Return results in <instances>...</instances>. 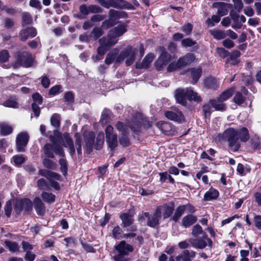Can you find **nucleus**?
<instances>
[{
    "label": "nucleus",
    "instance_id": "nucleus-44",
    "mask_svg": "<svg viewBox=\"0 0 261 261\" xmlns=\"http://www.w3.org/2000/svg\"><path fill=\"white\" fill-rule=\"evenodd\" d=\"M62 86L57 85L52 87L49 90L48 95L50 96H54L62 92Z\"/></svg>",
    "mask_w": 261,
    "mask_h": 261
},
{
    "label": "nucleus",
    "instance_id": "nucleus-1",
    "mask_svg": "<svg viewBox=\"0 0 261 261\" xmlns=\"http://www.w3.org/2000/svg\"><path fill=\"white\" fill-rule=\"evenodd\" d=\"M219 139L228 143V147L231 151L236 152L240 148V142H246L250 138L248 130L242 127L240 128L229 127L222 134L218 135Z\"/></svg>",
    "mask_w": 261,
    "mask_h": 261
},
{
    "label": "nucleus",
    "instance_id": "nucleus-4",
    "mask_svg": "<svg viewBox=\"0 0 261 261\" xmlns=\"http://www.w3.org/2000/svg\"><path fill=\"white\" fill-rule=\"evenodd\" d=\"M134 213L131 211L122 213L120 215V218L122 221V227L126 228L130 226L127 230L132 232H135L137 229L136 225H132L134 221Z\"/></svg>",
    "mask_w": 261,
    "mask_h": 261
},
{
    "label": "nucleus",
    "instance_id": "nucleus-31",
    "mask_svg": "<svg viewBox=\"0 0 261 261\" xmlns=\"http://www.w3.org/2000/svg\"><path fill=\"white\" fill-rule=\"evenodd\" d=\"M119 50L117 48H114L111 50L107 55L105 59V63L107 65H110L113 63V61H116V56L118 54Z\"/></svg>",
    "mask_w": 261,
    "mask_h": 261
},
{
    "label": "nucleus",
    "instance_id": "nucleus-38",
    "mask_svg": "<svg viewBox=\"0 0 261 261\" xmlns=\"http://www.w3.org/2000/svg\"><path fill=\"white\" fill-rule=\"evenodd\" d=\"M211 34L214 38L217 40L222 39L226 37L225 32L220 30L214 29L211 30Z\"/></svg>",
    "mask_w": 261,
    "mask_h": 261
},
{
    "label": "nucleus",
    "instance_id": "nucleus-14",
    "mask_svg": "<svg viewBox=\"0 0 261 261\" xmlns=\"http://www.w3.org/2000/svg\"><path fill=\"white\" fill-rule=\"evenodd\" d=\"M84 139L85 142V149L88 153H90L92 150L94 142V134L90 131H85L84 133Z\"/></svg>",
    "mask_w": 261,
    "mask_h": 261
},
{
    "label": "nucleus",
    "instance_id": "nucleus-18",
    "mask_svg": "<svg viewBox=\"0 0 261 261\" xmlns=\"http://www.w3.org/2000/svg\"><path fill=\"white\" fill-rule=\"evenodd\" d=\"M145 217L147 218V225L152 227H154L159 224V221L161 219V216L155 210L154 214L150 216L149 213H144Z\"/></svg>",
    "mask_w": 261,
    "mask_h": 261
},
{
    "label": "nucleus",
    "instance_id": "nucleus-51",
    "mask_svg": "<svg viewBox=\"0 0 261 261\" xmlns=\"http://www.w3.org/2000/svg\"><path fill=\"white\" fill-rule=\"evenodd\" d=\"M23 210V201L22 199L17 200L16 201L14 211L16 214H19Z\"/></svg>",
    "mask_w": 261,
    "mask_h": 261
},
{
    "label": "nucleus",
    "instance_id": "nucleus-46",
    "mask_svg": "<svg viewBox=\"0 0 261 261\" xmlns=\"http://www.w3.org/2000/svg\"><path fill=\"white\" fill-rule=\"evenodd\" d=\"M51 125L56 127H59L60 125V116L58 114H54L50 118Z\"/></svg>",
    "mask_w": 261,
    "mask_h": 261
},
{
    "label": "nucleus",
    "instance_id": "nucleus-21",
    "mask_svg": "<svg viewBox=\"0 0 261 261\" xmlns=\"http://www.w3.org/2000/svg\"><path fill=\"white\" fill-rule=\"evenodd\" d=\"M227 4L223 2L214 3L212 5V7L217 8V13L220 16H223L228 13Z\"/></svg>",
    "mask_w": 261,
    "mask_h": 261
},
{
    "label": "nucleus",
    "instance_id": "nucleus-56",
    "mask_svg": "<svg viewBox=\"0 0 261 261\" xmlns=\"http://www.w3.org/2000/svg\"><path fill=\"white\" fill-rule=\"evenodd\" d=\"M13 159L14 163L17 166L21 165L25 161V158L22 155H14Z\"/></svg>",
    "mask_w": 261,
    "mask_h": 261
},
{
    "label": "nucleus",
    "instance_id": "nucleus-8",
    "mask_svg": "<svg viewBox=\"0 0 261 261\" xmlns=\"http://www.w3.org/2000/svg\"><path fill=\"white\" fill-rule=\"evenodd\" d=\"M30 136L26 132L19 133L16 138V149L18 152H24L25 147L27 146Z\"/></svg>",
    "mask_w": 261,
    "mask_h": 261
},
{
    "label": "nucleus",
    "instance_id": "nucleus-62",
    "mask_svg": "<svg viewBox=\"0 0 261 261\" xmlns=\"http://www.w3.org/2000/svg\"><path fill=\"white\" fill-rule=\"evenodd\" d=\"M181 67V66L179 64L178 60H177V62H172L168 65L167 71L169 72H173Z\"/></svg>",
    "mask_w": 261,
    "mask_h": 261
},
{
    "label": "nucleus",
    "instance_id": "nucleus-53",
    "mask_svg": "<svg viewBox=\"0 0 261 261\" xmlns=\"http://www.w3.org/2000/svg\"><path fill=\"white\" fill-rule=\"evenodd\" d=\"M3 106L8 108H16L18 107V103L15 100L9 99L3 103Z\"/></svg>",
    "mask_w": 261,
    "mask_h": 261
},
{
    "label": "nucleus",
    "instance_id": "nucleus-37",
    "mask_svg": "<svg viewBox=\"0 0 261 261\" xmlns=\"http://www.w3.org/2000/svg\"><path fill=\"white\" fill-rule=\"evenodd\" d=\"M12 130L13 128L11 126L5 123H0V132L3 135H8L12 132Z\"/></svg>",
    "mask_w": 261,
    "mask_h": 261
},
{
    "label": "nucleus",
    "instance_id": "nucleus-23",
    "mask_svg": "<svg viewBox=\"0 0 261 261\" xmlns=\"http://www.w3.org/2000/svg\"><path fill=\"white\" fill-rule=\"evenodd\" d=\"M197 220V217L193 215L190 214L186 215L182 219V225L185 228L189 227L190 226L194 224Z\"/></svg>",
    "mask_w": 261,
    "mask_h": 261
},
{
    "label": "nucleus",
    "instance_id": "nucleus-5",
    "mask_svg": "<svg viewBox=\"0 0 261 261\" xmlns=\"http://www.w3.org/2000/svg\"><path fill=\"white\" fill-rule=\"evenodd\" d=\"M106 143L111 150H114L118 145L117 136L114 133V128L111 125H108L106 129Z\"/></svg>",
    "mask_w": 261,
    "mask_h": 261
},
{
    "label": "nucleus",
    "instance_id": "nucleus-49",
    "mask_svg": "<svg viewBox=\"0 0 261 261\" xmlns=\"http://www.w3.org/2000/svg\"><path fill=\"white\" fill-rule=\"evenodd\" d=\"M75 144L76 146V149L78 154H82V144H81V136L79 133L75 134Z\"/></svg>",
    "mask_w": 261,
    "mask_h": 261
},
{
    "label": "nucleus",
    "instance_id": "nucleus-12",
    "mask_svg": "<svg viewBox=\"0 0 261 261\" xmlns=\"http://www.w3.org/2000/svg\"><path fill=\"white\" fill-rule=\"evenodd\" d=\"M165 115L168 119L176 122H180L184 120V116L182 112L176 108L166 112Z\"/></svg>",
    "mask_w": 261,
    "mask_h": 261
},
{
    "label": "nucleus",
    "instance_id": "nucleus-16",
    "mask_svg": "<svg viewBox=\"0 0 261 261\" xmlns=\"http://www.w3.org/2000/svg\"><path fill=\"white\" fill-rule=\"evenodd\" d=\"M116 252L127 256L130 252H133V247L129 244H126L124 241H121L115 246Z\"/></svg>",
    "mask_w": 261,
    "mask_h": 261
},
{
    "label": "nucleus",
    "instance_id": "nucleus-47",
    "mask_svg": "<svg viewBox=\"0 0 261 261\" xmlns=\"http://www.w3.org/2000/svg\"><path fill=\"white\" fill-rule=\"evenodd\" d=\"M245 96L242 93H241L240 92H237L233 97L234 102L239 105L242 104L245 101Z\"/></svg>",
    "mask_w": 261,
    "mask_h": 261
},
{
    "label": "nucleus",
    "instance_id": "nucleus-50",
    "mask_svg": "<svg viewBox=\"0 0 261 261\" xmlns=\"http://www.w3.org/2000/svg\"><path fill=\"white\" fill-rule=\"evenodd\" d=\"M9 57V54L7 50H2L0 51V63L8 62Z\"/></svg>",
    "mask_w": 261,
    "mask_h": 261
},
{
    "label": "nucleus",
    "instance_id": "nucleus-64",
    "mask_svg": "<svg viewBox=\"0 0 261 261\" xmlns=\"http://www.w3.org/2000/svg\"><path fill=\"white\" fill-rule=\"evenodd\" d=\"M122 233V230L119 226H115L112 231L113 237L115 239L120 238Z\"/></svg>",
    "mask_w": 261,
    "mask_h": 261
},
{
    "label": "nucleus",
    "instance_id": "nucleus-10",
    "mask_svg": "<svg viewBox=\"0 0 261 261\" xmlns=\"http://www.w3.org/2000/svg\"><path fill=\"white\" fill-rule=\"evenodd\" d=\"M161 54L155 62V67L157 70H161L170 61L171 56L163 47L160 48Z\"/></svg>",
    "mask_w": 261,
    "mask_h": 261
},
{
    "label": "nucleus",
    "instance_id": "nucleus-40",
    "mask_svg": "<svg viewBox=\"0 0 261 261\" xmlns=\"http://www.w3.org/2000/svg\"><path fill=\"white\" fill-rule=\"evenodd\" d=\"M43 200L48 203L54 202L55 200L56 196L51 193L43 192L41 194Z\"/></svg>",
    "mask_w": 261,
    "mask_h": 261
},
{
    "label": "nucleus",
    "instance_id": "nucleus-2",
    "mask_svg": "<svg viewBox=\"0 0 261 261\" xmlns=\"http://www.w3.org/2000/svg\"><path fill=\"white\" fill-rule=\"evenodd\" d=\"M54 135H50L49 137L50 140L52 142L53 144H46L43 149L44 154L48 158H54V151L58 155L61 156L64 155V152L61 146L57 144L58 141L61 137V134L60 132L55 130L53 132Z\"/></svg>",
    "mask_w": 261,
    "mask_h": 261
},
{
    "label": "nucleus",
    "instance_id": "nucleus-28",
    "mask_svg": "<svg viewBox=\"0 0 261 261\" xmlns=\"http://www.w3.org/2000/svg\"><path fill=\"white\" fill-rule=\"evenodd\" d=\"M219 196V192L213 188H211L204 194L203 199L205 201L216 199Z\"/></svg>",
    "mask_w": 261,
    "mask_h": 261
},
{
    "label": "nucleus",
    "instance_id": "nucleus-20",
    "mask_svg": "<svg viewBox=\"0 0 261 261\" xmlns=\"http://www.w3.org/2000/svg\"><path fill=\"white\" fill-rule=\"evenodd\" d=\"M195 55L192 53H188L184 57L179 58L178 63L182 67L189 65L196 61Z\"/></svg>",
    "mask_w": 261,
    "mask_h": 261
},
{
    "label": "nucleus",
    "instance_id": "nucleus-59",
    "mask_svg": "<svg viewBox=\"0 0 261 261\" xmlns=\"http://www.w3.org/2000/svg\"><path fill=\"white\" fill-rule=\"evenodd\" d=\"M22 19L23 23L25 24H29L32 22L31 16L28 13H23L22 14Z\"/></svg>",
    "mask_w": 261,
    "mask_h": 261
},
{
    "label": "nucleus",
    "instance_id": "nucleus-55",
    "mask_svg": "<svg viewBox=\"0 0 261 261\" xmlns=\"http://www.w3.org/2000/svg\"><path fill=\"white\" fill-rule=\"evenodd\" d=\"M99 4L103 7L109 8L110 7H113L115 8L118 7V5L117 3L112 1V2L109 3L106 2L105 0H99Z\"/></svg>",
    "mask_w": 261,
    "mask_h": 261
},
{
    "label": "nucleus",
    "instance_id": "nucleus-41",
    "mask_svg": "<svg viewBox=\"0 0 261 261\" xmlns=\"http://www.w3.org/2000/svg\"><path fill=\"white\" fill-rule=\"evenodd\" d=\"M221 17L218 14L213 15L211 18H208L206 19V24L208 27H213L215 25V23H218L220 21Z\"/></svg>",
    "mask_w": 261,
    "mask_h": 261
},
{
    "label": "nucleus",
    "instance_id": "nucleus-36",
    "mask_svg": "<svg viewBox=\"0 0 261 261\" xmlns=\"http://www.w3.org/2000/svg\"><path fill=\"white\" fill-rule=\"evenodd\" d=\"M184 212V207H182L181 205L178 206L175 210L173 216L170 218V220L175 222H177Z\"/></svg>",
    "mask_w": 261,
    "mask_h": 261
},
{
    "label": "nucleus",
    "instance_id": "nucleus-11",
    "mask_svg": "<svg viewBox=\"0 0 261 261\" xmlns=\"http://www.w3.org/2000/svg\"><path fill=\"white\" fill-rule=\"evenodd\" d=\"M100 46L97 48V54L99 56H102L105 55L109 47L114 45L116 41L110 42L107 37H103L99 40Z\"/></svg>",
    "mask_w": 261,
    "mask_h": 261
},
{
    "label": "nucleus",
    "instance_id": "nucleus-34",
    "mask_svg": "<svg viewBox=\"0 0 261 261\" xmlns=\"http://www.w3.org/2000/svg\"><path fill=\"white\" fill-rule=\"evenodd\" d=\"M111 111L107 109L103 110L101 114V117L100 121L102 124H106L109 122L111 120Z\"/></svg>",
    "mask_w": 261,
    "mask_h": 261
},
{
    "label": "nucleus",
    "instance_id": "nucleus-29",
    "mask_svg": "<svg viewBox=\"0 0 261 261\" xmlns=\"http://www.w3.org/2000/svg\"><path fill=\"white\" fill-rule=\"evenodd\" d=\"M126 16V13L123 12L118 11L114 9H111L109 11V18L112 19L114 21L121 18H124Z\"/></svg>",
    "mask_w": 261,
    "mask_h": 261
},
{
    "label": "nucleus",
    "instance_id": "nucleus-17",
    "mask_svg": "<svg viewBox=\"0 0 261 261\" xmlns=\"http://www.w3.org/2000/svg\"><path fill=\"white\" fill-rule=\"evenodd\" d=\"M37 31L33 27L27 28L22 30L19 34L20 40L24 41L29 38H33L36 36Z\"/></svg>",
    "mask_w": 261,
    "mask_h": 261
},
{
    "label": "nucleus",
    "instance_id": "nucleus-33",
    "mask_svg": "<svg viewBox=\"0 0 261 261\" xmlns=\"http://www.w3.org/2000/svg\"><path fill=\"white\" fill-rule=\"evenodd\" d=\"M231 19L233 21V23L231 25L232 28L237 30L241 28L242 24L240 20V15L237 13H230Z\"/></svg>",
    "mask_w": 261,
    "mask_h": 261
},
{
    "label": "nucleus",
    "instance_id": "nucleus-13",
    "mask_svg": "<svg viewBox=\"0 0 261 261\" xmlns=\"http://www.w3.org/2000/svg\"><path fill=\"white\" fill-rule=\"evenodd\" d=\"M17 61L21 66L29 67L32 65L33 58L29 53L23 52L18 56Z\"/></svg>",
    "mask_w": 261,
    "mask_h": 261
},
{
    "label": "nucleus",
    "instance_id": "nucleus-3",
    "mask_svg": "<svg viewBox=\"0 0 261 261\" xmlns=\"http://www.w3.org/2000/svg\"><path fill=\"white\" fill-rule=\"evenodd\" d=\"M186 97L190 100L201 101L200 96L195 92L191 88H187L186 90L182 89H177L175 90V97L178 103L185 106L187 103Z\"/></svg>",
    "mask_w": 261,
    "mask_h": 261
},
{
    "label": "nucleus",
    "instance_id": "nucleus-61",
    "mask_svg": "<svg viewBox=\"0 0 261 261\" xmlns=\"http://www.w3.org/2000/svg\"><path fill=\"white\" fill-rule=\"evenodd\" d=\"M59 164L61 166L60 169L61 171L64 175H65L67 173V162L65 159L62 158L59 160Z\"/></svg>",
    "mask_w": 261,
    "mask_h": 261
},
{
    "label": "nucleus",
    "instance_id": "nucleus-58",
    "mask_svg": "<svg viewBox=\"0 0 261 261\" xmlns=\"http://www.w3.org/2000/svg\"><path fill=\"white\" fill-rule=\"evenodd\" d=\"M202 232L203 230L201 226L199 224H196L192 228V234L194 237H196L202 234Z\"/></svg>",
    "mask_w": 261,
    "mask_h": 261
},
{
    "label": "nucleus",
    "instance_id": "nucleus-22",
    "mask_svg": "<svg viewBox=\"0 0 261 261\" xmlns=\"http://www.w3.org/2000/svg\"><path fill=\"white\" fill-rule=\"evenodd\" d=\"M63 145L66 147L69 148V152L71 155H73L75 153V148L73 144L72 139L69 137L68 134L65 133L63 134Z\"/></svg>",
    "mask_w": 261,
    "mask_h": 261
},
{
    "label": "nucleus",
    "instance_id": "nucleus-35",
    "mask_svg": "<svg viewBox=\"0 0 261 261\" xmlns=\"http://www.w3.org/2000/svg\"><path fill=\"white\" fill-rule=\"evenodd\" d=\"M204 84L208 88L215 89L218 87L217 80L212 77L206 78L204 80Z\"/></svg>",
    "mask_w": 261,
    "mask_h": 261
},
{
    "label": "nucleus",
    "instance_id": "nucleus-42",
    "mask_svg": "<svg viewBox=\"0 0 261 261\" xmlns=\"http://www.w3.org/2000/svg\"><path fill=\"white\" fill-rule=\"evenodd\" d=\"M105 136L102 132H100L98 134L96 137L95 147L97 150L100 149L104 142Z\"/></svg>",
    "mask_w": 261,
    "mask_h": 261
},
{
    "label": "nucleus",
    "instance_id": "nucleus-57",
    "mask_svg": "<svg viewBox=\"0 0 261 261\" xmlns=\"http://www.w3.org/2000/svg\"><path fill=\"white\" fill-rule=\"evenodd\" d=\"M116 127L119 132H121L122 134H125V133H127L128 129L127 126L121 122H118L116 123Z\"/></svg>",
    "mask_w": 261,
    "mask_h": 261
},
{
    "label": "nucleus",
    "instance_id": "nucleus-25",
    "mask_svg": "<svg viewBox=\"0 0 261 261\" xmlns=\"http://www.w3.org/2000/svg\"><path fill=\"white\" fill-rule=\"evenodd\" d=\"M34 208L37 213L41 216L44 215L45 212L43 203L39 197H36L34 200Z\"/></svg>",
    "mask_w": 261,
    "mask_h": 261
},
{
    "label": "nucleus",
    "instance_id": "nucleus-19",
    "mask_svg": "<svg viewBox=\"0 0 261 261\" xmlns=\"http://www.w3.org/2000/svg\"><path fill=\"white\" fill-rule=\"evenodd\" d=\"M136 51V49L131 47L125 49V64L126 66H130L135 61Z\"/></svg>",
    "mask_w": 261,
    "mask_h": 261
},
{
    "label": "nucleus",
    "instance_id": "nucleus-32",
    "mask_svg": "<svg viewBox=\"0 0 261 261\" xmlns=\"http://www.w3.org/2000/svg\"><path fill=\"white\" fill-rule=\"evenodd\" d=\"M119 50L117 48H114L111 50L107 55L105 59V63L107 65H110L113 63V61H116V56L118 54Z\"/></svg>",
    "mask_w": 261,
    "mask_h": 261
},
{
    "label": "nucleus",
    "instance_id": "nucleus-24",
    "mask_svg": "<svg viewBox=\"0 0 261 261\" xmlns=\"http://www.w3.org/2000/svg\"><path fill=\"white\" fill-rule=\"evenodd\" d=\"M143 119L141 118V115L138 114L136 118H134L130 123H129V127L134 132H137L141 127Z\"/></svg>",
    "mask_w": 261,
    "mask_h": 261
},
{
    "label": "nucleus",
    "instance_id": "nucleus-27",
    "mask_svg": "<svg viewBox=\"0 0 261 261\" xmlns=\"http://www.w3.org/2000/svg\"><path fill=\"white\" fill-rule=\"evenodd\" d=\"M209 102L212 107L217 111H223L226 109V105L222 101L219 100L218 98L217 99H211Z\"/></svg>",
    "mask_w": 261,
    "mask_h": 261
},
{
    "label": "nucleus",
    "instance_id": "nucleus-63",
    "mask_svg": "<svg viewBox=\"0 0 261 261\" xmlns=\"http://www.w3.org/2000/svg\"><path fill=\"white\" fill-rule=\"evenodd\" d=\"M41 83L42 86L45 88H47L50 85V79L46 75H43L40 78Z\"/></svg>",
    "mask_w": 261,
    "mask_h": 261
},
{
    "label": "nucleus",
    "instance_id": "nucleus-39",
    "mask_svg": "<svg viewBox=\"0 0 261 261\" xmlns=\"http://www.w3.org/2000/svg\"><path fill=\"white\" fill-rule=\"evenodd\" d=\"M234 89L232 88L228 89L220 95V96L218 97L219 100L220 101H225L228 99L229 97L231 96L232 93L233 92Z\"/></svg>",
    "mask_w": 261,
    "mask_h": 261
},
{
    "label": "nucleus",
    "instance_id": "nucleus-30",
    "mask_svg": "<svg viewBox=\"0 0 261 261\" xmlns=\"http://www.w3.org/2000/svg\"><path fill=\"white\" fill-rule=\"evenodd\" d=\"M190 71L193 79V83L195 84L201 76L202 68L200 67H197L191 68Z\"/></svg>",
    "mask_w": 261,
    "mask_h": 261
},
{
    "label": "nucleus",
    "instance_id": "nucleus-54",
    "mask_svg": "<svg viewBox=\"0 0 261 261\" xmlns=\"http://www.w3.org/2000/svg\"><path fill=\"white\" fill-rule=\"evenodd\" d=\"M116 24L115 21H114L112 19L109 18L108 19L105 20L101 25V28L104 29H108L114 26Z\"/></svg>",
    "mask_w": 261,
    "mask_h": 261
},
{
    "label": "nucleus",
    "instance_id": "nucleus-60",
    "mask_svg": "<svg viewBox=\"0 0 261 261\" xmlns=\"http://www.w3.org/2000/svg\"><path fill=\"white\" fill-rule=\"evenodd\" d=\"M119 142L123 147H127L130 145L129 140L125 134H122V136L120 138Z\"/></svg>",
    "mask_w": 261,
    "mask_h": 261
},
{
    "label": "nucleus",
    "instance_id": "nucleus-6",
    "mask_svg": "<svg viewBox=\"0 0 261 261\" xmlns=\"http://www.w3.org/2000/svg\"><path fill=\"white\" fill-rule=\"evenodd\" d=\"M174 210V205L172 202L164 203L158 206L155 209V211L161 216V218L163 217L164 219H166L171 217Z\"/></svg>",
    "mask_w": 261,
    "mask_h": 261
},
{
    "label": "nucleus",
    "instance_id": "nucleus-9",
    "mask_svg": "<svg viewBox=\"0 0 261 261\" xmlns=\"http://www.w3.org/2000/svg\"><path fill=\"white\" fill-rule=\"evenodd\" d=\"M126 31V29L124 24L118 25L109 31L107 39L110 42L116 41V43L118 41L117 38L122 35Z\"/></svg>",
    "mask_w": 261,
    "mask_h": 261
},
{
    "label": "nucleus",
    "instance_id": "nucleus-26",
    "mask_svg": "<svg viewBox=\"0 0 261 261\" xmlns=\"http://www.w3.org/2000/svg\"><path fill=\"white\" fill-rule=\"evenodd\" d=\"M154 58V56L153 54H149L145 56L143 61L141 64L137 63L136 67L137 68L141 69L143 68H147L148 67L150 63L152 61L153 59Z\"/></svg>",
    "mask_w": 261,
    "mask_h": 261
},
{
    "label": "nucleus",
    "instance_id": "nucleus-45",
    "mask_svg": "<svg viewBox=\"0 0 261 261\" xmlns=\"http://www.w3.org/2000/svg\"><path fill=\"white\" fill-rule=\"evenodd\" d=\"M43 166L47 168L55 169L57 167V164L50 159H44L42 161Z\"/></svg>",
    "mask_w": 261,
    "mask_h": 261
},
{
    "label": "nucleus",
    "instance_id": "nucleus-15",
    "mask_svg": "<svg viewBox=\"0 0 261 261\" xmlns=\"http://www.w3.org/2000/svg\"><path fill=\"white\" fill-rule=\"evenodd\" d=\"M156 125L162 133L167 135H173L175 131L174 127L169 122L159 121L156 123Z\"/></svg>",
    "mask_w": 261,
    "mask_h": 261
},
{
    "label": "nucleus",
    "instance_id": "nucleus-43",
    "mask_svg": "<svg viewBox=\"0 0 261 261\" xmlns=\"http://www.w3.org/2000/svg\"><path fill=\"white\" fill-rule=\"evenodd\" d=\"M5 243L10 251L15 252L18 250L19 247L17 243L9 241H6Z\"/></svg>",
    "mask_w": 261,
    "mask_h": 261
},
{
    "label": "nucleus",
    "instance_id": "nucleus-52",
    "mask_svg": "<svg viewBox=\"0 0 261 261\" xmlns=\"http://www.w3.org/2000/svg\"><path fill=\"white\" fill-rule=\"evenodd\" d=\"M103 34L102 30L100 28H94L91 32V35L94 40L97 39Z\"/></svg>",
    "mask_w": 261,
    "mask_h": 261
},
{
    "label": "nucleus",
    "instance_id": "nucleus-48",
    "mask_svg": "<svg viewBox=\"0 0 261 261\" xmlns=\"http://www.w3.org/2000/svg\"><path fill=\"white\" fill-rule=\"evenodd\" d=\"M260 145V140L258 136H254L252 137L251 141V146L253 148H259Z\"/></svg>",
    "mask_w": 261,
    "mask_h": 261
},
{
    "label": "nucleus",
    "instance_id": "nucleus-7",
    "mask_svg": "<svg viewBox=\"0 0 261 261\" xmlns=\"http://www.w3.org/2000/svg\"><path fill=\"white\" fill-rule=\"evenodd\" d=\"M203 239L191 238L189 240V242L193 247L196 249H202L207 245L209 247L212 248L213 246L212 240L206 236H204Z\"/></svg>",
    "mask_w": 261,
    "mask_h": 261
}]
</instances>
